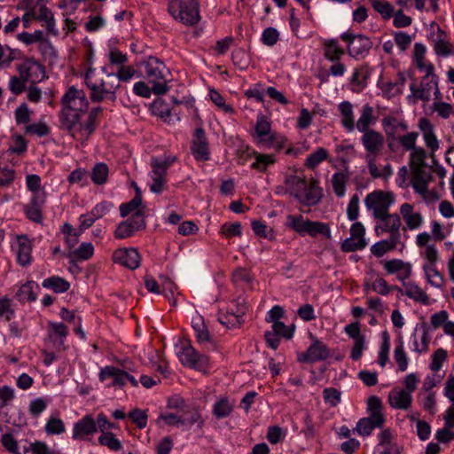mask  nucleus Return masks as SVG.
<instances>
[{"label":"nucleus","mask_w":454,"mask_h":454,"mask_svg":"<svg viewBox=\"0 0 454 454\" xmlns=\"http://www.w3.org/2000/svg\"><path fill=\"white\" fill-rule=\"evenodd\" d=\"M89 108V100L85 92L74 86H71L61 98V110L59 121L61 128L71 136L77 132V125L82 114Z\"/></svg>","instance_id":"obj_1"},{"label":"nucleus","mask_w":454,"mask_h":454,"mask_svg":"<svg viewBox=\"0 0 454 454\" xmlns=\"http://www.w3.org/2000/svg\"><path fill=\"white\" fill-rule=\"evenodd\" d=\"M95 68L90 67L84 75V82L90 90V98L92 102L99 103L105 99L114 101L116 90L120 87L119 81L114 73H106V68L102 71L106 74V79H98L95 74Z\"/></svg>","instance_id":"obj_2"},{"label":"nucleus","mask_w":454,"mask_h":454,"mask_svg":"<svg viewBox=\"0 0 454 454\" xmlns=\"http://www.w3.org/2000/svg\"><path fill=\"white\" fill-rule=\"evenodd\" d=\"M285 226L301 237L322 235L328 239L332 238L329 223L311 221L301 215H288L286 217Z\"/></svg>","instance_id":"obj_3"},{"label":"nucleus","mask_w":454,"mask_h":454,"mask_svg":"<svg viewBox=\"0 0 454 454\" xmlns=\"http://www.w3.org/2000/svg\"><path fill=\"white\" fill-rule=\"evenodd\" d=\"M254 143L261 148L275 149L280 151L286 144V138L271 129L270 121L264 115H258L253 133Z\"/></svg>","instance_id":"obj_4"},{"label":"nucleus","mask_w":454,"mask_h":454,"mask_svg":"<svg viewBox=\"0 0 454 454\" xmlns=\"http://www.w3.org/2000/svg\"><path fill=\"white\" fill-rule=\"evenodd\" d=\"M145 75L148 82L153 85L154 94L161 95L168 91L167 82L169 77V70L160 59L150 56L143 63Z\"/></svg>","instance_id":"obj_5"},{"label":"nucleus","mask_w":454,"mask_h":454,"mask_svg":"<svg viewBox=\"0 0 454 454\" xmlns=\"http://www.w3.org/2000/svg\"><path fill=\"white\" fill-rule=\"evenodd\" d=\"M369 417L363 418L356 423L355 430L362 436L370 435L375 428H380L385 423L382 403L378 396H371L367 401Z\"/></svg>","instance_id":"obj_6"},{"label":"nucleus","mask_w":454,"mask_h":454,"mask_svg":"<svg viewBox=\"0 0 454 454\" xmlns=\"http://www.w3.org/2000/svg\"><path fill=\"white\" fill-rule=\"evenodd\" d=\"M365 152V162L370 175L379 176L376 158L381 153L384 145V136L375 129L364 133L360 138Z\"/></svg>","instance_id":"obj_7"},{"label":"nucleus","mask_w":454,"mask_h":454,"mask_svg":"<svg viewBox=\"0 0 454 454\" xmlns=\"http://www.w3.org/2000/svg\"><path fill=\"white\" fill-rule=\"evenodd\" d=\"M129 363L128 364H122V368L115 367L113 365H106L100 369L98 373V379L101 382L106 381L107 379H112L113 381L107 385L108 387H119L123 388L127 382H129L132 387H137L138 381L136 378L130 374L135 370L131 367Z\"/></svg>","instance_id":"obj_8"},{"label":"nucleus","mask_w":454,"mask_h":454,"mask_svg":"<svg viewBox=\"0 0 454 454\" xmlns=\"http://www.w3.org/2000/svg\"><path fill=\"white\" fill-rule=\"evenodd\" d=\"M410 90L411 94L407 96V100L411 104H416L419 100L427 103L430 101L433 95L435 98H439L441 94L435 74H424L419 86L412 82L410 84Z\"/></svg>","instance_id":"obj_9"},{"label":"nucleus","mask_w":454,"mask_h":454,"mask_svg":"<svg viewBox=\"0 0 454 454\" xmlns=\"http://www.w3.org/2000/svg\"><path fill=\"white\" fill-rule=\"evenodd\" d=\"M168 11L176 20L187 26H194L199 22L197 0H170Z\"/></svg>","instance_id":"obj_10"},{"label":"nucleus","mask_w":454,"mask_h":454,"mask_svg":"<svg viewBox=\"0 0 454 454\" xmlns=\"http://www.w3.org/2000/svg\"><path fill=\"white\" fill-rule=\"evenodd\" d=\"M395 202V196L391 192L376 190L368 193L364 199V206L373 218L389 213Z\"/></svg>","instance_id":"obj_11"},{"label":"nucleus","mask_w":454,"mask_h":454,"mask_svg":"<svg viewBox=\"0 0 454 454\" xmlns=\"http://www.w3.org/2000/svg\"><path fill=\"white\" fill-rule=\"evenodd\" d=\"M374 231L377 236L388 234V238L402 240V221L399 215L388 213L374 218Z\"/></svg>","instance_id":"obj_12"},{"label":"nucleus","mask_w":454,"mask_h":454,"mask_svg":"<svg viewBox=\"0 0 454 454\" xmlns=\"http://www.w3.org/2000/svg\"><path fill=\"white\" fill-rule=\"evenodd\" d=\"M340 37L348 44L349 56L356 59H364L372 47L371 39L363 35L344 32Z\"/></svg>","instance_id":"obj_13"},{"label":"nucleus","mask_w":454,"mask_h":454,"mask_svg":"<svg viewBox=\"0 0 454 454\" xmlns=\"http://www.w3.org/2000/svg\"><path fill=\"white\" fill-rule=\"evenodd\" d=\"M309 338L311 340L310 345L305 352L297 355V360L300 363L313 364L327 359L331 356L328 346L313 334H310Z\"/></svg>","instance_id":"obj_14"},{"label":"nucleus","mask_w":454,"mask_h":454,"mask_svg":"<svg viewBox=\"0 0 454 454\" xmlns=\"http://www.w3.org/2000/svg\"><path fill=\"white\" fill-rule=\"evenodd\" d=\"M145 227V212L137 211L129 218L118 224L114 236L117 239H128L132 237L137 231L144 230Z\"/></svg>","instance_id":"obj_15"},{"label":"nucleus","mask_w":454,"mask_h":454,"mask_svg":"<svg viewBox=\"0 0 454 454\" xmlns=\"http://www.w3.org/2000/svg\"><path fill=\"white\" fill-rule=\"evenodd\" d=\"M344 333L353 340L350 358L354 361L359 360L367 348V340L361 332L360 323L356 321L347 325L344 327Z\"/></svg>","instance_id":"obj_16"},{"label":"nucleus","mask_w":454,"mask_h":454,"mask_svg":"<svg viewBox=\"0 0 454 454\" xmlns=\"http://www.w3.org/2000/svg\"><path fill=\"white\" fill-rule=\"evenodd\" d=\"M199 419V416L184 415L177 412H162L159 415L156 424L160 427H176L184 430L191 428L192 426Z\"/></svg>","instance_id":"obj_17"},{"label":"nucleus","mask_w":454,"mask_h":454,"mask_svg":"<svg viewBox=\"0 0 454 454\" xmlns=\"http://www.w3.org/2000/svg\"><path fill=\"white\" fill-rule=\"evenodd\" d=\"M350 236L341 243V250L344 252H354L362 250L367 246L365 239V228L361 222H355L349 231Z\"/></svg>","instance_id":"obj_18"},{"label":"nucleus","mask_w":454,"mask_h":454,"mask_svg":"<svg viewBox=\"0 0 454 454\" xmlns=\"http://www.w3.org/2000/svg\"><path fill=\"white\" fill-rule=\"evenodd\" d=\"M430 340L427 324L417 325L409 337V348L419 356L426 354L429 349Z\"/></svg>","instance_id":"obj_19"},{"label":"nucleus","mask_w":454,"mask_h":454,"mask_svg":"<svg viewBox=\"0 0 454 454\" xmlns=\"http://www.w3.org/2000/svg\"><path fill=\"white\" fill-rule=\"evenodd\" d=\"M19 74L30 82L35 84L40 82L45 75L44 67L33 58H27L17 67Z\"/></svg>","instance_id":"obj_20"},{"label":"nucleus","mask_w":454,"mask_h":454,"mask_svg":"<svg viewBox=\"0 0 454 454\" xmlns=\"http://www.w3.org/2000/svg\"><path fill=\"white\" fill-rule=\"evenodd\" d=\"M45 202L46 192L43 189L41 192L34 193L29 202L23 207L26 217L35 223H41L43 219V208Z\"/></svg>","instance_id":"obj_21"},{"label":"nucleus","mask_w":454,"mask_h":454,"mask_svg":"<svg viewBox=\"0 0 454 454\" xmlns=\"http://www.w3.org/2000/svg\"><path fill=\"white\" fill-rule=\"evenodd\" d=\"M429 40L437 56L442 58L454 56V45L450 43L447 34L440 27L432 31Z\"/></svg>","instance_id":"obj_22"},{"label":"nucleus","mask_w":454,"mask_h":454,"mask_svg":"<svg viewBox=\"0 0 454 454\" xmlns=\"http://www.w3.org/2000/svg\"><path fill=\"white\" fill-rule=\"evenodd\" d=\"M102 112V107L97 106L90 109L85 121L80 119L77 127V132H74L72 137L79 140H86L95 131L97 127L96 120Z\"/></svg>","instance_id":"obj_23"},{"label":"nucleus","mask_w":454,"mask_h":454,"mask_svg":"<svg viewBox=\"0 0 454 454\" xmlns=\"http://www.w3.org/2000/svg\"><path fill=\"white\" fill-rule=\"evenodd\" d=\"M113 261L130 270L137 269L141 263V256L136 248H118L113 254Z\"/></svg>","instance_id":"obj_24"},{"label":"nucleus","mask_w":454,"mask_h":454,"mask_svg":"<svg viewBox=\"0 0 454 454\" xmlns=\"http://www.w3.org/2000/svg\"><path fill=\"white\" fill-rule=\"evenodd\" d=\"M97 431L96 419L92 415L87 414L74 424L72 437L74 440H85L88 436L96 434Z\"/></svg>","instance_id":"obj_25"},{"label":"nucleus","mask_w":454,"mask_h":454,"mask_svg":"<svg viewBox=\"0 0 454 454\" xmlns=\"http://www.w3.org/2000/svg\"><path fill=\"white\" fill-rule=\"evenodd\" d=\"M176 355L183 365L194 370L199 368V356L190 340L180 341L179 346H176Z\"/></svg>","instance_id":"obj_26"},{"label":"nucleus","mask_w":454,"mask_h":454,"mask_svg":"<svg viewBox=\"0 0 454 454\" xmlns=\"http://www.w3.org/2000/svg\"><path fill=\"white\" fill-rule=\"evenodd\" d=\"M400 217L404 221V230L416 231L424 223V217L421 213L414 209L413 205L403 203L400 206Z\"/></svg>","instance_id":"obj_27"},{"label":"nucleus","mask_w":454,"mask_h":454,"mask_svg":"<svg viewBox=\"0 0 454 454\" xmlns=\"http://www.w3.org/2000/svg\"><path fill=\"white\" fill-rule=\"evenodd\" d=\"M383 268L388 274H395L399 281L403 283L411 275L412 265L411 262L401 259H392L383 262Z\"/></svg>","instance_id":"obj_28"},{"label":"nucleus","mask_w":454,"mask_h":454,"mask_svg":"<svg viewBox=\"0 0 454 454\" xmlns=\"http://www.w3.org/2000/svg\"><path fill=\"white\" fill-rule=\"evenodd\" d=\"M322 195V189L312 180L305 183V188L301 189L295 199L305 206H315L320 201Z\"/></svg>","instance_id":"obj_29"},{"label":"nucleus","mask_w":454,"mask_h":454,"mask_svg":"<svg viewBox=\"0 0 454 454\" xmlns=\"http://www.w3.org/2000/svg\"><path fill=\"white\" fill-rule=\"evenodd\" d=\"M419 133L416 131H411L402 136H396L389 141L387 147L390 152L397 153L402 148L403 151H412L417 148V140Z\"/></svg>","instance_id":"obj_30"},{"label":"nucleus","mask_w":454,"mask_h":454,"mask_svg":"<svg viewBox=\"0 0 454 454\" xmlns=\"http://www.w3.org/2000/svg\"><path fill=\"white\" fill-rule=\"evenodd\" d=\"M418 128L422 133L426 146L432 153L436 152L440 148V141L435 135L434 127L432 122L425 117L420 118L418 121Z\"/></svg>","instance_id":"obj_31"},{"label":"nucleus","mask_w":454,"mask_h":454,"mask_svg":"<svg viewBox=\"0 0 454 454\" xmlns=\"http://www.w3.org/2000/svg\"><path fill=\"white\" fill-rule=\"evenodd\" d=\"M387 401L391 408L407 411L411 406L412 395L409 391L395 387L389 392Z\"/></svg>","instance_id":"obj_32"},{"label":"nucleus","mask_w":454,"mask_h":454,"mask_svg":"<svg viewBox=\"0 0 454 454\" xmlns=\"http://www.w3.org/2000/svg\"><path fill=\"white\" fill-rule=\"evenodd\" d=\"M410 184L415 192L425 196L427 193V184L430 181V175L426 168L411 169Z\"/></svg>","instance_id":"obj_33"},{"label":"nucleus","mask_w":454,"mask_h":454,"mask_svg":"<svg viewBox=\"0 0 454 454\" xmlns=\"http://www.w3.org/2000/svg\"><path fill=\"white\" fill-rule=\"evenodd\" d=\"M17 262L20 266L26 267L29 265L32 261V242L28 237L24 234L17 236Z\"/></svg>","instance_id":"obj_34"},{"label":"nucleus","mask_w":454,"mask_h":454,"mask_svg":"<svg viewBox=\"0 0 454 454\" xmlns=\"http://www.w3.org/2000/svg\"><path fill=\"white\" fill-rule=\"evenodd\" d=\"M167 407L170 410H174V412H177L180 414H194L195 416H199L196 406L194 404L190 403L178 395H172L168 399Z\"/></svg>","instance_id":"obj_35"},{"label":"nucleus","mask_w":454,"mask_h":454,"mask_svg":"<svg viewBox=\"0 0 454 454\" xmlns=\"http://www.w3.org/2000/svg\"><path fill=\"white\" fill-rule=\"evenodd\" d=\"M18 38L20 41L26 44H32L35 43H42L40 51L43 54L54 53V49L49 41H43V34L41 30H35L34 33L22 32L19 34Z\"/></svg>","instance_id":"obj_36"},{"label":"nucleus","mask_w":454,"mask_h":454,"mask_svg":"<svg viewBox=\"0 0 454 454\" xmlns=\"http://www.w3.org/2000/svg\"><path fill=\"white\" fill-rule=\"evenodd\" d=\"M376 123L373 108L368 104L364 105L360 110V116L355 122V129H356L362 134L371 131L370 129Z\"/></svg>","instance_id":"obj_37"},{"label":"nucleus","mask_w":454,"mask_h":454,"mask_svg":"<svg viewBox=\"0 0 454 454\" xmlns=\"http://www.w3.org/2000/svg\"><path fill=\"white\" fill-rule=\"evenodd\" d=\"M49 333L48 336L51 340L57 342V348L59 349H66L65 340L68 335L67 326L61 322H49Z\"/></svg>","instance_id":"obj_38"},{"label":"nucleus","mask_w":454,"mask_h":454,"mask_svg":"<svg viewBox=\"0 0 454 454\" xmlns=\"http://www.w3.org/2000/svg\"><path fill=\"white\" fill-rule=\"evenodd\" d=\"M173 109L163 100H154L152 104V112L154 115L161 118L165 122L174 123L179 121L180 118L176 113H173Z\"/></svg>","instance_id":"obj_39"},{"label":"nucleus","mask_w":454,"mask_h":454,"mask_svg":"<svg viewBox=\"0 0 454 454\" xmlns=\"http://www.w3.org/2000/svg\"><path fill=\"white\" fill-rule=\"evenodd\" d=\"M404 294L416 302L423 305L429 304V297L426 291L413 281L403 282Z\"/></svg>","instance_id":"obj_40"},{"label":"nucleus","mask_w":454,"mask_h":454,"mask_svg":"<svg viewBox=\"0 0 454 454\" xmlns=\"http://www.w3.org/2000/svg\"><path fill=\"white\" fill-rule=\"evenodd\" d=\"M246 309L247 306L240 304L238 306L235 312L232 310L231 312L227 311L226 313L220 311L218 314V321L227 328L236 327L241 324V317L245 314Z\"/></svg>","instance_id":"obj_41"},{"label":"nucleus","mask_w":454,"mask_h":454,"mask_svg":"<svg viewBox=\"0 0 454 454\" xmlns=\"http://www.w3.org/2000/svg\"><path fill=\"white\" fill-rule=\"evenodd\" d=\"M338 108L340 114L341 126L347 132H353L355 130V115L352 104L349 101H342Z\"/></svg>","instance_id":"obj_42"},{"label":"nucleus","mask_w":454,"mask_h":454,"mask_svg":"<svg viewBox=\"0 0 454 454\" xmlns=\"http://www.w3.org/2000/svg\"><path fill=\"white\" fill-rule=\"evenodd\" d=\"M382 127L387 135V143L388 144L391 139L396 137L395 133L397 129L407 130L408 126L404 121H400L393 116H386L382 119Z\"/></svg>","instance_id":"obj_43"},{"label":"nucleus","mask_w":454,"mask_h":454,"mask_svg":"<svg viewBox=\"0 0 454 454\" xmlns=\"http://www.w3.org/2000/svg\"><path fill=\"white\" fill-rule=\"evenodd\" d=\"M400 245L403 246V240L387 238L372 245L371 251L375 256L381 257L387 252L395 249Z\"/></svg>","instance_id":"obj_44"},{"label":"nucleus","mask_w":454,"mask_h":454,"mask_svg":"<svg viewBox=\"0 0 454 454\" xmlns=\"http://www.w3.org/2000/svg\"><path fill=\"white\" fill-rule=\"evenodd\" d=\"M42 286L56 294H63L69 290L70 283L61 277L52 276L43 279Z\"/></svg>","instance_id":"obj_45"},{"label":"nucleus","mask_w":454,"mask_h":454,"mask_svg":"<svg viewBox=\"0 0 454 454\" xmlns=\"http://www.w3.org/2000/svg\"><path fill=\"white\" fill-rule=\"evenodd\" d=\"M423 270L427 284L441 289L444 285V278L437 270L436 265H423Z\"/></svg>","instance_id":"obj_46"},{"label":"nucleus","mask_w":454,"mask_h":454,"mask_svg":"<svg viewBox=\"0 0 454 454\" xmlns=\"http://www.w3.org/2000/svg\"><path fill=\"white\" fill-rule=\"evenodd\" d=\"M366 287L381 295H387L390 293V286L387 281L377 274H371L366 280Z\"/></svg>","instance_id":"obj_47"},{"label":"nucleus","mask_w":454,"mask_h":454,"mask_svg":"<svg viewBox=\"0 0 454 454\" xmlns=\"http://www.w3.org/2000/svg\"><path fill=\"white\" fill-rule=\"evenodd\" d=\"M252 155L254 157V161L251 164V168L259 172L266 171L268 168L276 162V158L273 154L259 153L253 151Z\"/></svg>","instance_id":"obj_48"},{"label":"nucleus","mask_w":454,"mask_h":454,"mask_svg":"<svg viewBox=\"0 0 454 454\" xmlns=\"http://www.w3.org/2000/svg\"><path fill=\"white\" fill-rule=\"evenodd\" d=\"M44 431L48 435H59L66 432L64 421L59 413L51 414L44 425Z\"/></svg>","instance_id":"obj_49"},{"label":"nucleus","mask_w":454,"mask_h":454,"mask_svg":"<svg viewBox=\"0 0 454 454\" xmlns=\"http://www.w3.org/2000/svg\"><path fill=\"white\" fill-rule=\"evenodd\" d=\"M404 77L403 75L400 76L399 82H382L380 83V89L381 90V94L386 98H392L402 93L403 86L404 84Z\"/></svg>","instance_id":"obj_50"},{"label":"nucleus","mask_w":454,"mask_h":454,"mask_svg":"<svg viewBox=\"0 0 454 454\" xmlns=\"http://www.w3.org/2000/svg\"><path fill=\"white\" fill-rule=\"evenodd\" d=\"M142 206V195H135L134 198L127 203H122L120 206V215L121 217L131 215L137 211H143L145 207Z\"/></svg>","instance_id":"obj_51"},{"label":"nucleus","mask_w":454,"mask_h":454,"mask_svg":"<svg viewBox=\"0 0 454 454\" xmlns=\"http://www.w3.org/2000/svg\"><path fill=\"white\" fill-rule=\"evenodd\" d=\"M329 153L324 147H318L315 152L309 154L304 165L309 169H315L320 163L328 159Z\"/></svg>","instance_id":"obj_52"},{"label":"nucleus","mask_w":454,"mask_h":454,"mask_svg":"<svg viewBox=\"0 0 454 454\" xmlns=\"http://www.w3.org/2000/svg\"><path fill=\"white\" fill-rule=\"evenodd\" d=\"M252 230L254 234L259 237L268 240H274L276 238V233L273 228L268 226L262 221L254 220L251 223Z\"/></svg>","instance_id":"obj_53"},{"label":"nucleus","mask_w":454,"mask_h":454,"mask_svg":"<svg viewBox=\"0 0 454 454\" xmlns=\"http://www.w3.org/2000/svg\"><path fill=\"white\" fill-rule=\"evenodd\" d=\"M38 7V12H36V10L35 11V20L43 21L46 29L49 32H52L55 27V20L51 11L43 4V3Z\"/></svg>","instance_id":"obj_54"},{"label":"nucleus","mask_w":454,"mask_h":454,"mask_svg":"<svg viewBox=\"0 0 454 454\" xmlns=\"http://www.w3.org/2000/svg\"><path fill=\"white\" fill-rule=\"evenodd\" d=\"M109 168L106 163L99 162L95 164L91 169L90 178L91 181L98 185H102L106 183L108 177Z\"/></svg>","instance_id":"obj_55"},{"label":"nucleus","mask_w":454,"mask_h":454,"mask_svg":"<svg viewBox=\"0 0 454 454\" xmlns=\"http://www.w3.org/2000/svg\"><path fill=\"white\" fill-rule=\"evenodd\" d=\"M34 286L38 288V286L34 281H27L23 284L16 293L17 299L21 301H35L36 294L34 293Z\"/></svg>","instance_id":"obj_56"},{"label":"nucleus","mask_w":454,"mask_h":454,"mask_svg":"<svg viewBox=\"0 0 454 454\" xmlns=\"http://www.w3.org/2000/svg\"><path fill=\"white\" fill-rule=\"evenodd\" d=\"M306 182L305 179L298 176H288L285 181L286 189L291 195L296 198L301 189L305 188Z\"/></svg>","instance_id":"obj_57"},{"label":"nucleus","mask_w":454,"mask_h":454,"mask_svg":"<svg viewBox=\"0 0 454 454\" xmlns=\"http://www.w3.org/2000/svg\"><path fill=\"white\" fill-rule=\"evenodd\" d=\"M394 359L401 372H405L407 370L409 359L404 350V344L402 338H400L398 344L395 348Z\"/></svg>","instance_id":"obj_58"},{"label":"nucleus","mask_w":454,"mask_h":454,"mask_svg":"<svg viewBox=\"0 0 454 454\" xmlns=\"http://www.w3.org/2000/svg\"><path fill=\"white\" fill-rule=\"evenodd\" d=\"M98 441L101 446H105L112 451H120L122 449L121 441L112 432L101 434Z\"/></svg>","instance_id":"obj_59"},{"label":"nucleus","mask_w":454,"mask_h":454,"mask_svg":"<svg viewBox=\"0 0 454 454\" xmlns=\"http://www.w3.org/2000/svg\"><path fill=\"white\" fill-rule=\"evenodd\" d=\"M94 254V247L90 242L82 243L78 248L74 249L67 255L68 258H74L78 260H88Z\"/></svg>","instance_id":"obj_60"},{"label":"nucleus","mask_w":454,"mask_h":454,"mask_svg":"<svg viewBox=\"0 0 454 454\" xmlns=\"http://www.w3.org/2000/svg\"><path fill=\"white\" fill-rule=\"evenodd\" d=\"M450 317V314L447 310L442 309L430 316L429 324L427 325L428 327V333L432 331H435L439 328H443L445 323Z\"/></svg>","instance_id":"obj_61"},{"label":"nucleus","mask_w":454,"mask_h":454,"mask_svg":"<svg viewBox=\"0 0 454 454\" xmlns=\"http://www.w3.org/2000/svg\"><path fill=\"white\" fill-rule=\"evenodd\" d=\"M432 111L437 114V116L442 119H448L450 116L454 115V108L452 105L443 102L438 98H435L434 102L432 104Z\"/></svg>","instance_id":"obj_62"},{"label":"nucleus","mask_w":454,"mask_h":454,"mask_svg":"<svg viewBox=\"0 0 454 454\" xmlns=\"http://www.w3.org/2000/svg\"><path fill=\"white\" fill-rule=\"evenodd\" d=\"M344 54L343 50L335 40L325 43V56L330 61H337Z\"/></svg>","instance_id":"obj_63"},{"label":"nucleus","mask_w":454,"mask_h":454,"mask_svg":"<svg viewBox=\"0 0 454 454\" xmlns=\"http://www.w3.org/2000/svg\"><path fill=\"white\" fill-rule=\"evenodd\" d=\"M373 9L380 14L384 20H388L394 15V6L386 0H370Z\"/></svg>","instance_id":"obj_64"}]
</instances>
